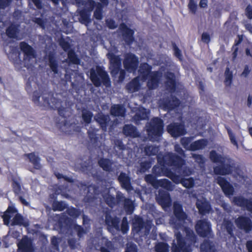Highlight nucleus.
<instances>
[{
    "instance_id": "obj_28",
    "label": "nucleus",
    "mask_w": 252,
    "mask_h": 252,
    "mask_svg": "<svg viewBox=\"0 0 252 252\" xmlns=\"http://www.w3.org/2000/svg\"><path fill=\"white\" fill-rule=\"evenodd\" d=\"M201 252H217L216 244L210 240H206L201 245Z\"/></svg>"
},
{
    "instance_id": "obj_31",
    "label": "nucleus",
    "mask_w": 252,
    "mask_h": 252,
    "mask_svg": "<svg viewBox=\"0 0 252 252\" xmlns=\"http://www.w3.org/2000/svg\"><path fill=\"white\" fill-rule=\"evenodd\" d=\"M208 141L206 139H202L190 144V151H196L204 149L207 145Z\"/></svg>"
},
{
    "instance_id": "obj_37",
    "label": "nucleus",
    "mask_w": 252,
    "mask_h": 252,
    "mask_svg": "<svg viewBox=\"0 0 252 252\" xmlns=\"http://www.w3.org/2000/svg\"><path fill=\"white\" fill-rule=\"evenodd\" d=\"M180 102L179 99L176 97L171 96L168 101L164 102V106L165 109L172 110L175 107L178 106Z\"/></svg>"
},
{
    "instance_id": "obj_2",
    "label": "nucleus",
    "mask_w": 252,
    "mask_h": 252,
    "mask_svg": "<svg viewBox=\"0 0 252 252\" xmlns=\"http://www.w3.org/2000/svg\"><path fill=\"white\" fill-rule=\"evenodd\" d=\"M60 96L59 94L54 95L51 93L44 94L42 96V101H41L40 92L35 91L33 94L32 100L37 105H47L53 109H57L59 115L65 117L66 109L62 106V101L59 97Z\"/></svg>"
},
{
    "instance_id": "obj_36",
    "label": "nucleus",
    "mask_w": 252,
    "mask_h": 252,
    "mask_svg": "<svg viewBox=\"0 0 252 252\" xmlns=\"http://www.w3.org/2000/svg\"><path fill=\"white\" fill-rule=\"evenodd\" d=\"M7 36L10 38L20 39L18 38V34L19 32L18 27L15 25H11L10 26L6 31Z\"/></svg>"
},
{
    "instance_id": "obj_11",
    "label": "nucleus",
    "mask_w": 252,
    "mask_h": 252,
    "mask_svg": "<svg viewBox=\"0 0 252 252\" xmlns=\"http://www.w3.org/2000/svg\"><path fill=\"white\" fill-rule=\"evenodd\" d=\"M20 48L24 54V61L27 65L29 66L28 62L30 63V65L35 63V54L33 49L26 42H22L20 43Z\"/></svg>"
},
{
    "instance_id": "obj_1",
    "label": "nucleus",
    "mask_w": 252,
    "mask_h": 252,
    "mask_svg": "<svg viewBox=\"0 0 252 252\" xmlns=\"http://www.w3.org/2000/svg\"><path fill=\"white\" fill-rule=\"evenodd\" d=\"M174 214L176 219H172L170 223L172 227L176 230L185 228L187 239L189 240L190 244H194L196 242V237L193 231L184 226L185 221H190L188 218L187 214L183 211L182 207L178 202H175L173 205ZM176 240L173 242L172 252H190L191 248L189 244L187 245L182 237L180 232L177 230L175 231Z\"/></svg>"
},
{
    "instance_id": "obj_38",
    "label": "nucleus",
    "mask_w": 252,
    "mask_h": 252,
    "mask_svg": "<svg viewBox=\"0 0 252 252\" xmlns=\"http://www.w3.org/2000/svg\"><path fill=\"white\" fill-rule=\"evenodd\" d=\"M157 185V189L159 187H162L169 191H171L174 189V186L170 181L166 179L158 180Z\"/></svg>"
},
{
    "instance_id": "obj_54",
    "label": "nucleus",
    "mask_w": 252,
    "mask_h": 252,
    "mask_svg": "<svg viewBox=\"0 0 252 252\" xmlns=\"http://www.w3.org/2000/svg\"><path fill=\"white\" fill-rule=\"evenodd\" d=\"M66 212L68 215L74 218H77L81 214V212L80 211L74 208H68L66 210Z\"/></svg>"
},
{
    "instance_id": "obj_49",
    "label": "nucleus",
    "mask_w": 252,
    "mask_h": 252,
    "mask_svg": "<svg viewBox=\"0 0 252 252\" xmlns=\"http://www.w3.org/2000/svg\"><path fill=\"white\" fill-rule=\"evenodd\" d=\"M66 208V204L63 201H54L52 205V208L54 211H62Z\"/></svg>"
},
{
    "instance_id": "obj_34",
    "label": "nucleus",
    "mask_w": 252,
    "mask_h": 252,
    "mask_svg": "<svg viewBox=\"0 0 252 252\" xmlns=\"http://www.w3.org/2000/svg\"><path fill=\"white\" fill-rule=\"evenodd\" d=\"M110 112L113 116L123 117L125 113V109L122 105H113L111 106Z\"/></svg>"
},
{
    "instance_id": "obj_39",
    "label": "nucleus",
    "mask_w": 252,
    "mask_h": 252,
    "mask_svg": "<svg viewBox=\"0 0 252 252\" xmlns=\"http://www.w3.org/2000/svg\"><path fill=\"white\" fill-rule=\"evenodd\" d=\"M99 165L105 171H110L112 170L113 162L107 158H101L98 161Z\"/></svg>"
},
{
    "instance_id": "obj_44",
    "label": "nucleus",
    "mask_w": 252,
    "mask_h": 252,
    "mask_svg": "<svg viewBox=\"0 0 252 252\" xmlns=\"http://www.w3.org/2000/svg\"><path fill=\"white\" fill-rule=\"evenodd\" d=\"M101 243L104 246H101L100 248L101 252H110L105 247L108 249L112 248V244L111 241L105 238H102L101 240Z\"/></svg>"
},
{
    "instance_id": "obj_10",
    "label": "nucleus",
    "mask_w": 252,
    "mask_h": 252,
    "mask_svg": "<svg viewBox=\"0 0 252 252\" xmlns=\"http://www.w3.org/2000/svg\"><path fill=\"white\" fill-rule=\"evenodd\" d=\"M197 234L203 237L213 238V233L211 229V225L207 220L203 219L198 220L195 226Z\"/></svg>"
},
{
    "instance_id": "obj_42",
    "label": "nucleus",
    "mask_w": 252,
    "mask_h": 252,
    "mask_svg": "<svg viewBox=\"0 0 252 252\" xmlns=\"http://www.w3.org/2000/svg\"><path fill=\"white\" fill-rule=\"evenodd\" d=\"M93 114L92 112L86 109H83L82 111V117L86 124H89L91 122Z\"/></svg>"
},
{
    "instance_id": "obj_23",
    "label": "nucleus",
    "mask_w": 252,
    "mask_h": 252,
    "mask_svg": "<svg viewBox=\"0 0 252 252\" xmlns=\"http://www.w3.org/2000/svg\"><path fill=\"white\" fill-rule=\"evenodd\" d=\"M118 180L121 187L128 192L133 190L131 185L130 178L126 173L121 172L118 177Z\"/></svg>"
},
{
    "instance_id": "obj_14",
    "label": "nucleus",
    "mask_w": 252,
    "mask_h": 252,
    "mask_svg": "<svg viewBox=\"0 0 252 252\" xmlns=\"http://www.w3.org/2000/svg\"><path fill=\"white\" fill-rule=\"evenodd\" d=\"M157 195L156 200L162 208H168L171 205V199L169 193L165 190L160 189Z\"/></svg>"
},
{
    "instance_id": "obj_9",
    "label": "nucleus",
    "mask_w": 252,
    "mask_h": 252,
    "mask_svg": "<svg viewBox=\"0 0 252 252\" xmlns=\"http://www.w3.org/2000/svg\"><path fill=\"white\" fill-rule=\"evenodd\" d=\"M158 162L161 165L166 164L169 166H173L177 168H179L185 164V161L179 156L173 153H167L163 157V161L160 160V157L158 156Z\"/></svg>"
},
{
    "instance_id": "obj_53",
    "label": "nucleus",
    "mask_w": 252,
    "mask_h": 252,
    "mask_svg": "<svg viewBox=\"0 0 252 252\" xmlns=\"http://www.w3.org/2000/svg\"><path fill=\"white\" fill-rule=\"evenodd\" d=\"M181 184L186 188H191L194 185V180L192 178L183 179Z\"/></svg>"
},
{
    "instance_id": "obj_4",
    "label": "nucleus",
    "mask_w": 252,
    "mask_h": 252,
    "mask_svg": "<svg viewBox=\"0 0 252 252\" xmlns=\"http://www.w3.org/2000/svg\"><path fill=\"white\" fill-rule=\"evenodd\" d=\"M95 1L93 0H87L83 1L82 0H75L76 4L79 7L83 6V10L91 12L94 8L95 10L94 13V17L97 20H101L103 18L102 8L106 6L108 3V0H96Z\"/></svg>"
},
{
    "instance_id": "obj_19",
    "label": "nucleus",
    "mask_w": 252,
    "mask_h": 252,
    "mask_svg": "<svg viewBox=\"0 0 252 252\" xmlns=\"http://www.w3.org/2000/svg\"><path fill=\"white\" fill-rule=\"evenodd\" d=\"M235 223L240 229L249 232L252 229V222L251 220L247 217H240L235 220Z\"/></svg>"
},
{
    "instance_id": "obj_8",
    "label": "nucleus",
    "mask_w": 252,
    "mask_h": 252,
    "mask_svg": "<svg viewBox=\"0 0 252 252\" xmlns=\"http://www.w3.org/2000/svg\"><path fill=\"white\" fill-rule=\"evenodd\" d=\"M163 122L158 118H153L150 123L146 125L148 136L151 140L158 141L163 131Z\"/></svg>"
},
{
    "instance_id": "obj_24",
    "label": "nucleus",
    "mask_w": 252,
    "mask_h": 252,
    "mask_svg": "<svg viewBox=\"0 0 252 252\" xmlns=\"http://www.w3.org/2000/svg\"><path fill=\"white\" fill-rule=\"evenodd\" d=\"M94 119L103 130H106L108 123L110 120L109 115L99 113L94 116Z\"/></svg>"
},
{
    "instance_id": "obj_21",
    "label": "nucleus",
    "mask_w": 252,
    "mask_h": 252,
    "mask_svg": "<svg viewBox=\"0 0 252 252\" xmlns=\"http://www.w3.org/2000/svg\"><path fill=\"white\" fill-rule=\"evenodd\" d=\"M116 191L111 188L107 190L103 194V197L106 203L112 208L117 204V200L115 198Z\"/></svg>"
},
{
    "instance_id": "obj_45",
    "label": "nucleus",
    "mask_w": 252,
    "mask_h": 252,
    "mask_svg": "<svg viewBox=\"0 0 252 252\" xmlns=\"http://www.w3.org/2000/svg\"><path fill=\"white\" fill-rule=\"evenodd\" d=\"M30 161L33 164L35 168L39 169L41 167L40 164L39 163V158L36 156L34 154L31 153L28 155H27Z\"/></svg>"
},
{
    "instance_id": "obj_17",
    "label": "nucleus",
    "mask_w": 252,
    "mask_h": 252,
    "mask_svg": "<svg viewBox=\"0 0 252 252\" xmlns=\"http://www.w3.org/2000/svg\"><path fill=\"white\" fill-rule=\"evenodd\" d=\"M133 231L135 233L143 232L144 234L149 233V228L144 225L142 219L139 217H135L133 220Z\"/></svg>"
},
{
    "instance_id": "obj_18",
    "label": "nucleus",
    "mask_w": 252,
    "mask_h": 252,
    "mask_svg": "<svg viewBox=\"0 0 252 252\" xmlns=\"http://www.w3.org/2000/svg\"><path fill=\"white\" fill-rule=\"evenodd\" d=\"M233 202L237 206L246 209L252 214V198L247 199L241 196L235 197Z\"/></svg>"
},
{
    "instance_id": "obj_43",
    "label": "nucleus",
    "mask_w": 252,
    "mask_h": 252,
    "mask_svg": "<svg viewBox=\"0 0 252 252\" xmlns=\"http://www.w3.org/2000/svg\"><path fill=\"white\" fill-rule=\"evenodd\" d=\"M62 130L66 133L71 134L72 133V129H74L76 131H79L80 128L78 126H76L74 124H68L65 123L61 127Z\"/></svg>"
},
{
    "instance_id": "obj_64",
    "label": "nucleus",
    "mask_w": 252,
    "mask_h": 252,
    "mask_svg": "<svg viewBox=\"0 0 252 252\" xmlns=\"http://www.w3.org/2000/svg\"><path fill=\"white\" fill-rule=\"evenodd\" d=\"M189 8L190 11L195 13L196 10L197 4L194 0H189V2L188 4Z\"/></svg>"
},
{
    "instance_id": "obj_58",
    "label": "nucleus",
    "mask_w": 252,
    "mask_h": 252,
    "mask_svg": "<svg viewBox=\"0 0 252 252\" xmlns=\"http://www.w3.org/2000/svg\"><path fill=\"white\" fill-rule=\"evenodd\" d=\"M128 230V224L126 217L123 218L121 224V230L122 232L125 234Z\"/></svg>"
},
{
    "instance_id": "obj_33",
    "label": "nucleus",
    "mask_w": 252,
    "mask_h": 252,
    "mask_svg": "<svg viewBox=\"0 0 252 252\" xmlns=\"http://www.w3.org/2000/svg\"><path fill=\"white\" fill-rule=\"evenodd\" d=\"M97 129L93 128L91 127L88 131L89 137L90 139V142L94 147H99L100 146L99 142L98 141V138L96 136L95 132Z\"/></svg>"
},
{
    "instance_id": "obj_40",
    "label": "nucleus",
    "mask_w": 252,
    "mask_h": 252,
    "mask_svg": "<svg viewBox=\"0 0 252 252\" xmlns=\"http://www.w3.org/2000/svg\"><path fill=\"white\" fill-rule=\"evenodd\" d=\"M90 16L91 13L90 12L82 10L80 12L79 20L81 23L87 26L88 24L91 22Z\"/></svg>"
},
{
    "instance_id": "obj_61",
    "label": "nucleus",
    "mask_w": 252,
    "mask_h": 252,
    "mask_svg": "<svg viewBox=\"0 0 252 252\" xmlns=\"http://www.w3.org/2000/svg\"><path fill=\"white\" fill-rule=\"evenodd\" d=\"M233 176L238 181H242L245 180V176L243 173L240 170L236 171V173L233 174Z\"/></svg>"
},
{
    "instance_id": "obj_48",
    "label": "nucleus",
    "mask_w": 252,
    "mask_h": 252,
    "mask_svg": "<svg viewBox=\"0 0 252 252\" xmlns=\"http://www.w3.org/2000/svg\"><path fill=\"white\" fill-rule=\"evenodd\" d=\"M145 180L148 183H149L152 185V186L157 189V184L158 180L156 179V177L152 174L147 175L145 177Z\"/></svg>"
},
{
    "instance_id": "obj_5",
    "label": "nucleus",
    "mask_w": 252,
    "mask_h": 252,
    "mask_svg": "<svg viewBox=\"0 0 252 252\" xmlns=\"http://www.w3.org/2000/svg\"><path fill=\"white\" fill-rule=\"evenodd\" d=\"M151 67L147 63L141 64L139 72L144 80L149 78L147 86L150 89H156L158 84L161 74L158 72H151Z\"/></svg>"
},
{
    "instance_id": "obj_25",
    "label": "nucleus",
    "mask_w": 252,
    "mask_h": 252,
    "mask_svg": "<svg viewBox=\"0 0 252 252\" xmlns=\"http://www.w3.org/2000/svg\"><path fill=\"white\" fill-rule=\"evenodd\" d=\"M120 29L123 33V38L125 41L128 44H130L133 40V31L128 29L124 24H122L120 25Z\"/></svg>"
},
{
    "instance_id": "obj_56",
    "label": "nucleus",
    "mask_w": 252,
    "mask_h": 252,
    "mask_svg": "<svg viewBox=\"0 0 252 252\" xmlns=\"http://www.w3.org/2000/svg\"><path fill=\"white\" fill-rule=\"evenodd\" d=\"M191 138L188 137H183L181 139V143L183 147L187 150H190V143Z\"/></svg>"
},
{
    "instance_id": "obj_55",
    "label": "nucleus",
    "mask_w": 252,
    "mask_h": 252,
    "mask_svg": "<svg viewBox=\"0 0 252 252\" xmlns=\"http://www.w3.org/2000/svg\"><path fill=\"white\" fill-rule=\"evenodd\" d=\"M166 176L170 178L173 182L176 184L181 183L182 179L181 177L179 175H176L173 173H169L166 175Z\"/></svg>"
},
{
    "instance_id": "obj_62",
    "label": "nucleus",
    "mask_w": 252,
    "mask_h": 252,
    "mask_svg": "<svg viewBox=\"0 0 252 252\" xmlns=\"http://www.w3.org/2000/svg\"><path fill=\"white\" fill-rule=\"evenodd\" d=\"M125 252H137L136 245L131 243H127Z\"/></svg>"
},
{
    "instance_id": "obj_29",
    "label": "nucleus",
    "mask_w": 252,
    "mask_h": 252,
    "mask_svg": "<svg viewBox=\"0 0 252 252\" xmlns=\"http://www.w3.org/2000/svg\"><path fill=\"white\" fill-rule=\"evenodd\" d=\"M149 111L144 108H140L133 117V121L136 124H139L140 121L144 120L148 117Z\"/></svg>"
},
{
    "instance_id": "obj_50",
    "label": "nucleus",
    "mask_w": 252,
    "mask_h": 252,
    "mask_svg": "<svg viewBox=\"0 0 252 252\" xmlns=\"http://www.w3.org/2000/svg\"><path fill=\"white\" fill-rule=\"evenodd\" d=\"M226 128L227 131V133L230 140L231 143L236 147L237 149H238L239 146L236 140L235 134L233 132L232 130L228 127H226Z\"/></svg>"
},
{
    "instance_id": "obj_47",
    "label": "nucleus",
    "mask_w": 252,
    "mask_h": 252,
    "mask_svg": "<svg viewBox=\"0 0 252 252\" xmlns=\"http://www.w3.org/2000/svg\"><path fill=\"white\" fill-rule=\"evenodd\" d=\"M124 208L127 214H132L134 210V206L132 201L129 199H125L124 201Z\"/></svg>"
},
{
    "instance_id": "obj_57",
    "label": "nucleus",
    "mask_w": 252,
    "mask_h": 252,
    "mask_svg": "<svg viewBox=\"0 0 252 252\" xmlns=\"http://www.w3.org/2000/svg\"><path fill=\"white\" fill-rule=\"evenodd\" d=\"M12 186L13 191L15 194L19 195L20 194L23 193L22 192H21V186L19 182L15 180H13Z\"/></svg>"
},
{
    "instance_id": "obj_27",
    "label": "nucleus",
    "mask_w": 252,
    "mask_h": 252,
    "mask_svg": "<svg viewBox=\"0 0 252 252\" xmlns=\"http://www.w3.org/2000/svg\"><path fill=\"white\" fill-rule=\"evenodd\" d=\"M234 228L232 222L224 219L220 230V233H222L224 235L228 234L232 236L233 235V229Z\"/></svg>"
},
{
    "instance_id": "obj_12",
    "label": "nucleus",
    "mask_w": 252,
    "mask_h": 252,
    "mask_svg": "<svg viewBox=\"0 0 252 252\" xmlns=\"http://www.w3.org/2000/svg\"><path fill=\"white\" fill-rule=\"evenodd\" d=\"M125 69L129 72L136 70L138 64L137 58L133 54L128 53L125 55L123 62Z\"/></svg>"
},
{
    "instance_id": "obj_30",
    "label": "nucleus",
    "mask_w": 252,
    "mask_h": 252,
    "mask_svg": "<svg viewBox=\"0 0 252 252\" xmlns=\"http://www.w3.org/2000/svg\"><path fill=\"white\" fill-rule=\"evenodd\" d=\"M139 78V76L135 78L127 85L126 89L128 92L133 93L139 90L141 86Z\"/></svg>"
},
{
    "instance_id": "obj_7",
    "label": "nucleus",
    "mask_w": 252,
    "mask_h": 252,
    "mask_svg": "<svg viewBox=\"0 0 252 252\" xmlns=\"http://www.w3.org/2000/svg\"><path fill=\"white\" fill-rule=\"evenodd\" d=\"M4 224L8 225L9 220L11 219V225H19L27 227L29 225L28 221L25 220L20 214L17 213V210L12 207L8 208L6 211L2 216Z\"/></svg>"
},
{
    "instance_id": "obj_35",
    "label": "nucleus",
    "mask_w": 252,
    "mask_h": 252,
    "mask_svg": "<svg viewBox=\"0 0 252 252\" xmlns=\"http://www.w3.org/2000/svg\"><path fill=\"white\" fill-rule=\"evenodd\" d=\"M167 81L166 86L170 92H173L175 90V76L173 73H167L166 75Z\"/></svg>"
},
{
    "instance_id": "obj_3",
    "label": "nucleus",
    "mask_w": 252,
    "mask_h": 252,
    "mask_svg": "<svg viewBox=\"0 0 252 252\" xmlns=\"http://www.w3.org/2000/svg\"><path fill=\"white\" fill-rule=\"evenodd\" d=\"M210 158L214 162L220 164V165L214 167V172L215 174L228 175L231 174L235 169L234 164L230 158L218 154L215 151L210 152Z\"/></svg>"
},
{
    "instance_id": "obj_20",
    "label": "nucleus",
    "mask_w": 252,
    "mask_h": 252,
    "mask_svg": "<svg viewBox=\"0 0 252 252\" xmlns=\"http://www.w3.org/2000/svg\"><path fill=\"white\" fill-rule=\"evenodd\" d=\"M216 180L226 195H231L233 194L234 191L233 188L224 178L219 176L216 178Z\"/></svg>"
},
{
    "instance_id": "obj_15",
    "label": "nucleus",
    "mask_w": 252,
    "mask_h": 252,
    "mask_svg": "<svg viewBox=\"0 0 252 252\" xmlns=\"http://www.w3.org/2000/svg\"><path fill=\"white\" fill-rule=\"evenodd\" d=\"M105 223L107 225L108 230L113 234L115 231H119V220L116 217H112L109 214L105 215Z\"/></svg>"
},
{
    "instance_id": "obj_41",
    "label": "nucleus",
    "mask_w": 252,
    "mask_h": 252,
    "mask_svg": "<svg viewBox=\"0 0 252 252\" xmlns=\"http://www.w3.org/2000/svg\"><path fill=\"white\" fill-rule=\"evenodd\" d=\"M158 151V147L154 145H147L144 147V152L147 156L156 155Z\"/></svg>"
},
{
    "instance_id": "obj_16",
    "label": "nucleus",
    "mask_w": 252,
    "mask_h": 252,
    "mask_svg": "<svg viewBox=\"0 0 252 252\" xmlns=\"http://www.w3.org/2000/svg\"><path fill=\"white\" fill-rule=\"evenodd\" d=\"M168 132L173 137H178L185 134L184 126L178 123H173L167 127Z\"/></svg>"
},
{
    "instance_id": "obj_13",
    "label": "nucleus",
    "mask_w": 252,
    "mask_h": 252,
    "mask_svg": "<svg viewBox=\"0 0 252 252\" xmlns=\"http://www.w3.org/2000/svg\"><path fill=\"white\" fill-rule=\"evenodd\" d=\"M108 58L110 60V69L111 74L113 75L117 74L120 70L121 66V59L118 56H116L113 53H108L107 55Z\"/></svg>"
},
{
    "instance_id": "obj_63",
    "label": "nucleus",
    "mask_w": 252,
    "mask_h": 252,
    "mask_svg": "<svg viewBox=\"0 0 252 252\" xmlns=\"http://www.w3.org/2000/svg\"><path fill=\"white\" fill-rule=\"evenodd\" d=\"M151 165L149 162L144 161L141 162L140 164V171L142 172H145L147 169L151 167Z\"/></svg>"
},
{
    "instance_id": "obj_60",
    "label": "nucleus",
    "mask_w": 252,
    "mask_h": 252,
    "mask_svg": "<svg viewBox=\"0 0 252 252\" xmlns=\"http://www.w3.org/2000/svg\"><path fill=\"white\" fill-rule=\"evenodd\" d=\"M192 157L200 164L205 162V158L202 155L192 154Z\"/></svg>"
},
{
    "instance_id": "obj_22",
    "label": "nucleus",
    "mask_w": 252,
    "mask_h": 252,
    "mask_svg": "<svg viewBox=\"0 0 252 252\" xmlns=\"http://www.w3.org/2000/svg\"><path fill=\"white\" fill-rule=\"evenodd\" d=\"M18 247L21 252H32L33 250L31 240L26 236L18 242Z\"/></svg>"
},
{
    "instance_id": "obj_52",
    "label": "nucleus",
    "mask_w": 252,
    "mask_h": 252,
    "mask_svg": "<svg viewBox=\"0 0 252 252\" xmlns=\"http://www.w3.org/2000/svg\"><path fill=\"white\" fill-rule=\"evenodd\" d=\"M225 84L226 86H230L232 79V73L230 71L228 67L226 68V70L225 72Z\"/></svg>"
},
{
    "instance_id": "obj_46",
    "label": "nucleus",
    "mask_w": 252,
    "mask_h": 252,
    "mask_svg": "<svg viewBox=\"0 0 252 252\" xmlns=\"http://www.w3.org/2000/svg\"><path fill=\"white\" fill-rule=\"evenodd\" d=\"M155 251L156 252H169V247L166 243L159 242L155 245Z\"/></svg>"
},
{
    "instance_id": "obj_32",
    "label": "nucleus",
    "mask_w": 252,
    "mask_h": 252,
    "mask_svg": "<svg viewBox=\"0 0 252 252\" xmlns=\"http://www.w3.org/2000/svg\"><path fill=\"white\" fill-rule=\"evenodd\" d=\"M123 133L126 136H129L133 137H138V132L136 128L131 125H126L123 128Z\"/></svg>"
},
{
    "instance_id": "obj_51",
    "label": "nucleus",
    "mask_w": 252,
    "mask_h": 252,
    "mask_svg": "<svg viewBox=\"0 0 252 252\" xmlns=\"http://www.w3.org/2000/svg\"><path fill=\"white\" fill-rule=\"evenodd\" d=\"M49 65L54 73H58V63L55 58L52 56L49 57Z\"/></svg>"
},
{
    "instance_id": "obj_59",
    "label": "nucleus",
    "mask_w": 252,
    "mask_h": 252,
    "mask_svg": "<svg viewBox=\"0 0 252 252\" xmlns=\"http://www.w3.org/2000/svg\"><path fill=\"white\" fill-rule=\"evenodd\" d=\"M68 58L69 60V61L72 63L74 64H77L78 63V60L73 51H68Z\"/></svg>"
},
{
    "instance_id": "obj_26",
    "label": "nucleus",
    "mask_w": 252,
    "mask_h": 252,
    "mask_svg": "<svg viewBox=\"0 0 252 252\" xmlns=\"http://www.w3.org/2000/svg\"><path fill=\"white\" fill-rule=\"evenodd\" d=\"M196 207L200 214L205 215L209 213L211 207L208 202L204 198L198 199L196 203Z\"/></svg>"
},
{
    "instance_id": "obj_6",
    "label": "nucleus",
    "mask_w": 252,
    "mask_h": 252,
    "mask_svg": "<svg viewBox=\"0 0 252 252\" xmlns=\"http://www.w3.org/2000/svg\"><path fill=\"white\" fill-rule=\"evenodd\" d=\"M90 79L96 87H100L102 84L106 87L111 86L109 75L102 67L97 66L95 68H92L90 70Z\"/></svg>"
}]
</instances>
